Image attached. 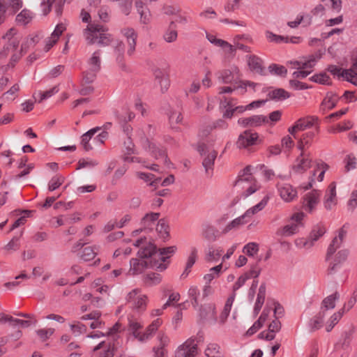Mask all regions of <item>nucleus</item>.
I'll list each match as a JSON object with an SVG mask.
<instances>
[{
    "label": "nucleus",
    "mask_w": 357,
    "mask_h": 357,
    "mask_svg": "<svg viewBox=\"0 0 357 357\" xmlns=\"http://www.w3.org/2000/svg\"><path fill=\"white\" fill-rule=\"evenodd\" d=\"M107 31V29L100 24H88L84 29V36L89 45L97 43L100 45L107 46L112 43V38Z\"/></svg>",
    "instance_id": "1"
},
{
    "label": "nucleus",
    "mask_w": 357,
    "mask_h": 357,
    "mask_svg": "<svg viewBox=\"0 0 357 357\" xmlns=\"http://www.w3.org/2000/svg\"><path fill=\"white\" fill-rule=\"evenodd\" d=\"M177 248L175 245L158 249L154 243H149L147 246L138 251L137 255L139 258L151 257L155 259L158 257L161 261L165 262L169 258L167 255L174 254Z\"/></svg>",
    "instance_id": "2"
},
{
    "label": "nucleus",
    "mask_w": 357,
    "mask_h": 357,
    "mask_svg": "<svg viewBox=\"0 0 357 357\" xmlns=\"http://www.w3.org/2000/svg\"><path fill=\"white\" fill-rule=\"evenodd\" d=\"M139 289H135L129 292L126 296V301L130 305V307L138 311H144L146 307L147 297L145 295L139 294Z\"/></svg>",
    "instance_id": "3"
},
{
    "label": "nucleus",
    "mask_w": 357,
    "mask_h": 357,
    "mask_svg": "<svg viewBox=\"0 0 357 357\" xmlns=\"http://www.w3.org/2000/svg\"><path fill=\"white\" fill-rule=\"evenodd\" d=\"M318 118L314 116H308L305 118H301L297 120L295 124L288 129V131L291 135L296 138V132L301 130H304L307 128H310L313 126L317 125Z\"/></svg>",
    "instance_id": "4"
},
{
    "label": "nucleus",
    "mask_w": 357,
    "mask_h": 357,
    "mask_svg": "<svg viewBox=\"0 0 357 357\" xmlns=\"http://www.w3.org/2000/svg\"><path fill=\"white\" fill-rule=\"evenodd\" d=\"M197 354V344L193 337L188 339L179 346L175 352V357H195Z\"/></svg>",
    "instance_id": "5"
},
{
    "label": "nucleus",
    "mask_w": 357,
    "mask_h": 357,
    "mask_svg": "<svg viewBox=\"0 0 357 357\" xmlns=\"http://www.w3.org/2000/svg\"><path fill=\"white\" fill-rule=\"evenodd\" d=\"M295 162L296 164L292 166L293 171L297 174L304 173L311 167L312 159L310 153L302 151L296 159Z\"/></svg>",
    "instance_id": "6"
},
{
    "label": "nucleus",
    "mask_w": 357,
    "mask_h": 357,
    "mask_svg": "<svg viewBox=\"0 0 357 357\" xmlns=\"http://www.w3.org/2000/svg\"><path fill=\"white\" fill-rule=\"evenodd\" d=\"M258 139L257 132H251L250 130H245L241 133L236 142V146L239 149H245L252 146Z\"/></svg>",
    "instance_id": "7"
},
{
    "label": "nucleus",
    "mask_w": 357,
    "mask_h": 357,
    "mask_svg": "<svg viewBox=\"0 0 357 357\" xmlns=\"http://www.w3.org/2000/svg\"><path fill=\"white\" fill-rule=\"evenodd\" d=\"M146 146V150L151 152V155L155 159L163 158L165 165H168L169 160L167 158L166 150L163 147H158L155 144L151 142L147 138L145 139Z\"/></svg>",
    "instance_id": "8"
},
{
    "label": "nucleus",
    "mask_w": 357,
    "mask_h": 357,
    "mask_svg": "<svg viewBox=\"0 0 357 357\" xmlns=\"http://www.w3.org/2000/svg\"><path fill=\"white\" fill-rule=\"evenodd\" d=\"M153 73L155 80L160 85L162 93H165L169 86L168 71L166 68L155 67L153 69Z\"/></svg>",
    "instance_id": "9"
},
{
    "label": "nucleus",
    "mask_w": 357,
    "mask_h": 357,
    "mask_svg": "<svg viewBox=\"0 0 357 357\" xmlns=\"http://www.w3.org/2000/svg\"><path fill=\"white\" fill-rule=\"evenodd\" d=\"M268 122L266 116L263 115H254L247 118H241L238 120V123L244 128L258 127Z\"/></svg>",
    "instance_id": "10"
},
{
    "label": "nucleus",
    "mask_w": 357,
    "mask_h": 357,
    "mask_svg": "<svg viewBox=\"0 0 357 357\" xmlns=\"http://www.w3.org/2000/svg\"><path fill=\"white\" fill-rule=\"evenodd\" d=\"M320 193L318 190H313L307 193L304 197L303 207L305 211L312 212L319 202Z\"/></svg>",
    "instance_id": "11"
},
{
    "label": "nucleus",
    "mask_w": 357,
    "mask_h": 357,
    "mask_svg": "<svg viewBox=\"0 0 357 357\" xmlns=\"http://www.w3.org/2000/svg\"><path fill=\"white\" fill-rule=\"evenodd\" d=\"M123 36L127 38L128 49L127 54L132 56L135 51L136 40L137 35L133 29H126L121 31Z\"/></svg>",
    "instance_id": "12"
},
{
    "label": "nucleus",
    "mask_w": 357,
    "mask_h": 357,
    "mask_svg": "<svg viewBox=\"0 0 357 357\" xmlns=\"http://www.w3.org/2000/svg\"><path fill=\"white\" fill-rule=\"evenodd\" d=\"M340 98L336 93L329 91L326 93L324 99L321 104V109L325 110L333 109L337 104Z\"/></svg>",
    "instance_id": "13"
},
{
    "label": "nucleus",
    "mask_w": 357,
    "mask_h": 357,
    "mask_svg": "<svg viewBox=\"0 0 357 357\" xmlns=\"http://www.w3.org/2000/svg\"><path fill=\"white\" fill-rule=\"evenodd\" d=\"M325 197L324 206L327 210H331L332 204H336V185L335 182H332L329 185Z\"/></svg>",
    "instance_id": "14"
},
{
    "label": "nucleus",
    "mask_w": 357,
    "mask_h": 357,
    "mask_svg": "<svg viewBox=\"0 0 357 357\" xmlns=\"http://www.w3.org/2000/svg\"><path fill=\"white\" fill-rule=\"evenodd\" d=\"M130 273L132 275H137L142 273L146 268H150L148 260L140 261L138 259L132 258L130 261Z\"/></svg>",
    "instance_id": "15"
},
{
    "label": "nucleus",
    "mask_w": 357,
    "mask_h": 357,
    "mask_svg": "<svg viewBox=\"0 0 357 357\" xmlns=\"http://www.w3.org/2000/svg\"><path fill=\"white\" fill-rule=\"evenodd\" d=\"M326 228L324 225L319 224L315 225L312 230L311 231L309 236V241L310 242L306 241L304 243L305 246L309 245L310 247L313 245L314 241H317L321 236H322L326 233Z\"/></svg>",
    "instance_id": "16"
},
{
    "label": "nucleus",
    "mask_w": 357,
    "mask_h": 357,
    "mask_svg": "<svg viewBox=\"0 0 357 357\" xmlns=\"http://www.w3.org/2000/svg\"><path fill=\"white\" fill-rule=\"evenodd\" d=\"M65 29L66 27L63 26V24H57L54 31L51 35V37L49 38L48 40L46 42L45 47V52H48L53 47V45L56 44L59 36L61 35Z\"/></svg>",
    "instance_id": "17"
},
{
    "label": "nucleus",
    "mask_w": 357,
    "mask_h": 357,
    "mask_svg": "<svg viewBox=\"0 0 357 357\" xmlns=\"http://www.w3.org/2000/svg\"><path fill=\"white\" fill-rule=\"evenodd\" d=\"M354 333V328L352 327L349 331H344L341 336L339 342L335 344L336 349H347L352 340V336Z\"/></svg>",
    "instance_id": "18"
},
{
    "label": "nucleus",
    "mask_w": 357,
    "mask_h": 357,
    "mask_svg": "<svg viewBox=\"0 0 357 357\" xmlns=\"http://www.w3.org/2000/svg\"><path fill=\"white\" fill-rule=\"evenodd\" d=\"M339 298L340 294L337 291H335L334 294L326 297L321 302L320 310H323L326 314L327 310L335 308V301L338 300Z\"/></svg>",
    "instance_id": "19"
},
{
    "label": "nucleus",
    "mask_w": 357,
    "mask_h": 357,
    "mask_svg": "<svg viewBox=\"0 0 357 357\" xmlns=\"http://www.w3.org/2000/svg\"><path fill=\"white\" fill-rule=\"evenodd\" d=\"M262 60L255 55H250L248 56V64L250 69L260 75H264V67L262 66Z\"/></svg>",
    "instance_id": "20"
},
{
    "label": "nucleus",
    "mask_w": 357,
    "mask_h": 357,
    "mask_svg": "<svg viewBox=\"0 0 357 357\" xmlns=\"http://www.w3.org/2000/svg\"><path fill=\"white\" fill-rule=\"evenodd\" d=\"M268 316V311L266 312V310H264L258 320L256 321L253 325L247 331L246 335L248 336H251L254 335L258 330H259L264 325L266 321L267 317Z\"/></svg>",
    "instance_id": "21"
},
{
    "label": "nucleus",
    "mask_w": 357,
    "mask_h": 357,
    "mask_svg": "<svg viewBox=\"0 0 357 357\" xmlns=\"http://www.w3.org/2000/svg\"><path fill=\"white\" fill-rule=\"evenodd\" d=\"M279 192L282 199L286 202L293 200L297 195L296 190L293 189L292 186L288 184L279 188Z\"/></svg>",
    "instance_id": "22"
},
{
    "label": "nucleus",
    "mask_w": 357,
    "mask_h": 357,
    "mask_svg": "<svg viewBox=\"0 0 357 357\" xmlns=\"http://www.w3.org/2000/svg\"><path fill=\"white\" fill-rule=\"evenodd\" d=\"M156 231L164 241L168 239L169 237V226L167 220L165 218L159 220Z\"/></svg>",
    "instance_id": "23"
},
{
    "label": "nucleus",
    "mask_w": 357,
    "mask_h": 357,
    "mask_svg": "<svg viewBox=\"0 0 357 357\" xmlns=\"http://www.w3.org/2000/svg\"><path fill=\"white\" fill-rule=\"evenodd\" d=\"M100 51L97 50L93 52L91 57L88 61L90 70L99 72L101 68V60L100 57Z\"/></svg>",
    "instance_id": "24"
},
{
    "label": "nucleus",
    "mask_w": 357,
    "mask_h": 357,
    "mask_svg": "<svg viewBox=\"0 0 357 357\" xmlns=\"http://www.w3.org/2000/svg\"><path fill=\"white\" fill-rule=\"evenodd\" d=\"M100 129V127H96L94 128L89 130L82 136L81 143L83 146L84 151H89L92 149V146L89 144V142L90 141L91 137Z\"/></svg>",
    "instance_id": "25"
},
{
    "label": "nucleus",
    "mask_w": 357,
    "mask_h": 357,
    "mask_svg": "<svg viewBox=\"0 0 357 357\" xmlns=\"http://www.w3.org/2000/svg\"><path fill=\"white\" fill-rule=\"evenodd\" d=\"M325 316L326 314H324V312L323 310H320L317 315L310 319V327L311 332L319 330L322 327V324Z\"/></svg>",
    "instance_id": "26"
},
{
    "label": "nucleus",
    "mask_w": 357,
    "mask_h": 357,
    "mask_svg": "<svg viewBox=\"0 0 357 357\" xmlns=\"http://www.w3.org/2000/svg\"><path fill=\"white\" fill-rule=\"evenodd\" d=\"M268 96L271 100L281 101L289 98L290 97V93L284 89L279 88L270 91L268 93Z\"/></svg>",
    "instance_id": "27"
},
{
    "label": "nucleus",
    "mask_w": 357,
    "mask_h": 357,
    "mask_svg": "<svg viewBox=\"0 0 357 357\" xmlns=\"http://www.w3.org/2000/svg\"><path fill=\"white\" fill-rule=\"evenodd\" d=\"M135 6L137 13L140 15V21L142 22L149 21L151 16L150 11L148 8L144 6V3L142 1H137Z\"/></svg>",
    "instance_id": "28"
},
{
    "label": "nucleus",
    "mask_w": 357,
    "mask_h": 357,
    "mask_svg": "<svg viewBox=\"0 0 357 357\" xmlns=\"http://www.w3.org/2000/svg\"><path fill=\"white\" fill-rule=\"evenodd\" d=\"M199 317L202 319H206L211 318L213 320H216L215 317V308L211 305L206 306H201L199 309Z\"/></svg>",
    "instance_id": "29"
},
{
    "label": "nucleus",
    "mask_w": 357,
    "mask_h": 357,
    "mask_svg": "<svg viewBox=\"0 0 357 357\" xmlns=\"http://www.w3.org/2000/svg\"><path fill=\"white\" fill-rule=\"evenodd\" d=\"M162 320L160 319H157L154 320L151 324H150L146 332L144 333L142 336L139 337V341L143 342L149 338V337L152 335L153 333H154L158 327L161 325Z\"/></svg>",
    "instance_id": "30"
},
{
    "label": "nucleus",
    "mask_w": 357,
    "mask_h": 357,
    "mask_svg": "<svg viewBox=\"0 0 357 357\" xmlns=\"http://www.w3.org/2000/svg\"><path fill=\"white\" fill-rule=\"evenodd\" d=\"M341 76L347 82L353 84H356V82L353 81L352 78H357V68L353 67L352 64L349 69L342 70Z\"/></svg>",
    "instance_id": "31"
},
{
    "label": "nucleus",
    "mask_w": 357,
    "mask_h": 357,
    "mask_svg": "<svg viewBox=\"0 0 357 357\" xmlns=\"http://www.w3.org/2000/svg\"><path fill=\"white\" fill-rule=\"evenodd\" d=\"M144 259H149L148 260L150 268H155L156 270L162 271L165 270L167 267V265L163 264V261H161L160 259H158V257H156L155 259L151 257H144Z\"/></svg>",
    "instance_id": "32"
},
{
    "label": "nucleus",
    "mask_w": 357,
    "mask_h": 357,
    "mask_svg": "<svg viewBox=\"0 0 357 357\" xmlns=\"http://www.w3.org/2000/svg\"><path fill=\"white\" fill-rule=\"evenodd\" d=\"M310 79L320 84H332L331 82H330V77L326 73H321L319 74L314 75L312 76Z\"/></svg>",
    "instance_id": "33"
},
{
    "label": "nucleus",
    "mask_w": 357,
    "mask_h": 357,
    "mask_svg": "<svg viewBox=\"0 0 357 357\" xmlns=\"http://www.w3.org/2000/svg\"><path fill=\"white\" fill-rule=\"evenodd\" d=\"M261 261V258H259L256 263L250 266V269L245 273L244 276L248 277V280L253 278L254 280H257L261 273V268L259 267L258 263Z\"/></svg>",
    "instance_id": "34"
},
{
    "label": "nucleus",
    "mask_w": 357,
    "mask_h": 357,
    "mask_svg": "<svg viewBox=\"0 0 357 357\" xmlns=\"http://www.w3.org/2000/svg\"><path fill=\"white\" fill-rule=\"evenodd\" d=\"M248 217L249 218L248 215H245V213L243 215L233 220L229 224H228L225 227V228L223 230V233H227L233 228H235L241 225L244 224L245 222H246V220H245V219Z\"/></svg>",
    "instance_id": "35"
},
{
    "label": "nucleus",
    "mask_w": 357,
    "mask_h": 357,
    "mask_svg": "<svg viewBox=\"0 0 357 357\" xmlns=\"http://www.w3.org/2000/svg\"><path fill=\"white\" fill-rule=\"evenodd\" d=\"M251 166H246L239 174L238 179L235 181V185H237L241 181H250L252 180V176L250 173Z\"/></svg>",
    "instance_id": "36"
},
{
    "label": "nucleus",
    "mask_w": 357,
    "mask_h": 357,
    "mask_svg": "<svg viewBox=\"0 0 357 357\" xmlns=\"http://www.w3.org/2000/svg\"><path fill=\"white\" fill-rule=\"evenodd\" d=\"M268 200V197H264L259 204L246 211L245 215H248L250 218L258 211L262 210L267 204Z\"/></svg>",
    "instance_id": "37"
},
{
    "label": "nucleus",
    "mask_w": 357,
    "mask_h": 357,
    "mask_svg": "<svg viewBox=\"0 0 357 357\" xmlns=\"http://www.w3.org/2000/svg\"><path fill=\"white\" fill-rule=\"evenodd\" d=\"M268 200V197H264L259 204L246 211L245 215H248L250 218L258 211L262 210L267 204Z\"/></svg>",
    "instance_id": "38"
},
{
    "label": "nucleus",
    "mask_w": 357,
    "mask_h": 357,
    "mask_svg": "<svg viewBox=\"0 0 357 357\" xmlns=\"http://www.w3.org/2000/svg\"><path fill=\"white\" fill-rule=\"evenodd\" d=\"M161 280V275L157 273H150L144 277V282L150 286L159 284Z\"/></svg>",
    "instance_id": "39"
},
{
    "label": "nucleus",
    "mask_w": 357,
    "mask_h": 357,
    "mask_svg": "<svg viewBox=\"0 0 357 357\" xmlns=\"http://www.w3.org/2000/svg\"><path fill=\"white\" fill-rule=\"evenodd\" d=\"M218 153L216 151L213 150L204 158L202 165L207 172L208 169H211L214 165V161L217 157Z\"/></svg>",
    "instance_id": "40"
},
{
    "label": "nucleus",
    "mask_w": 357,
    "mask_h": 357,
    "mask_svg": "<svg viewBox=\"0 0 357 357\" xmlns=\"http://www.w3.org/2000/svg\"><path fill=\"white\" fill-rule=\"evenodd\" d=\"M33 17L32 12L25 8L16 16V22H29Z\"/></svg>",
    "instance_id": "41"
},
{
    "label": "nucleus",
    "mask_w": 357,
    "mask_h": 357,
    "mask_svg": "<svg viewBox=\"0 0 357 357\" xmlns=\"http://www.w3.org/2000/svg\"><path fill=\"white\" fill-rule=\"evenodd\" d=\"M207 357H222L220 347L216 344H210L205 351Z\"/></svg>",
    "instance_id": "42"
},
{
    "label": "nucleus",
    "mask_w": 357,
    "mask_h": 357,
    "mask_svg": "<svg viewBox=\"0 0 357 357\" xmlns=\"http://www.w3.org/2000/svg\"><path fill=\"white\" fill-rule=\"evenodd\" d=\"M341 245L342 244L338 242L337 236L332 240L327 250L326 255V261H328L330 259L331 256L335 252V251L337 250V248L340 247Z\"/></svg>",
    "instance_id": "43"
},
{
    "label": "nucleus",
    "mask_w": 357,
    "mask_h": 357,
    "mask_svg": "<svg viewBox=\"0 0 357 357\" xmlns=\"http://www.w3.org/2000/svg\"><path fill=\"white\" fill-rule=\"evenodd\" d=\"M64 180L65 178L62 176H55L52 177L48 185L49 190L54 191L59 188L63 184Z\"/></svg>",
    "instance_id": "44"
},
{
    "label": "nucleus",
    "mask_w": 357,
    "mask_h": 357,
    "mask_svg": "<svg viewBox=\"0 0 357 357\" xmlns=\"http://www.w3.org/2000/svg\"><path fill=\"white\" fill-rule=\"evenodd\" d=\"M218 79L224 84H229L234 79V75L230 70L225 69L218 73Z\"/></svg>",
    "instance_id": "45"
},
{
    "label": "nucleus",
    "mask_w": 357,
    "mask_h": 357,
    "mask_svg": "<svg viewBox=\"0 0 357 357\" xmlns=\"http://www.w3.org/2000/svg\"><path fill=\"white\" fill-rule=\"evenodd\" d=\"M200 294L199 290L196 286H192L188 290V296L192 298V305L195 308L199 305L198 296Z\"/></svg>",
    "instance_id": "46"
},
{
    "label": "nucleus",
    "mask_w": 357,
    "mask_h": 357,
    "mask_svg": "<svg viewBox=\"0 0 357 357\" xmlns=\"http://www.w3.org/2000/svg\"><path fill=\"white\" fill-rule=\"evenodd\" d=\"M97 252L94 251V248L93 247H86L84 248L80 257L85 261H89L92 260L96 256Z\"/></svg>",
    "instance_id": "47"
},
{
    "label": "nucleus",
    "mask_w": 357,
    "mask_h": 357,
    "mask_svg": "<svg viewBox=\"0 0 357 357\" xmlns=\"http://www.w3.org/2000/svg\"><path fill=\"white\" fill-rule=\"evenodd\" d=\"M318 132H319V126L316 125L315 131L310 130V131L306 132L305 133L303 134V135L301 138L303 139V142H304V143L305 144H307V147L310 146L312 140L315 137L316 134Z\"/></svg>",
    "instance_id": "48"
},
{
    "label": "nucleus",
    "mask_w": 357,
    "mask_h": 357,
    "mask_svg": "<svg viewBox=\"0 0 357 357\" xmlns=\"http://www.w3.org/2000/svg\"><path fill=\"white\" fill-rule=\"evenodd\" d=\"M268 70L271 73L280 75L285 76L287 73V70L283 66H279L278 64L272 63L268 66Z\"/></svg>",
    "instance_id": "49"
},
{
    "label": "nucleus",
    "mask_w": 357,
    "mask_h": 357,
    "mask_svg": "<svg viewBox=\"0 0 357 357\" xmlns=\"http://www.w3.org/2000/svg\"><path fill=\"white\" fill-rule=\"evenodd\" d=\"M19 42L17 40H13L8 42L7 45L3 46L1 52H0V58L6 57L10 49L15 50L18 46Z\"/></svg>",
    "instance_id": "50"
},
{
    "label": "nucleus",
    "mask_w": 357,
    "mask_h": 357,
    "mask_svg": "<svg viewBox=\"0 0 357 357\" xmlns=\"http://www.w3.org/2000/svg\"><path fill=\"white\" fill-rule=\"evenodd\" d=\"M243 251L249 257H252L259 251V245L257 243H248L244 246Z\"/></svg>",
    "instance_id": "51"
},
{
    "label": "nucleus",
    "mask_w": 357,
    "mask_h": 357,
    "mask_svg": "<svg viewBox=\"0 0 357 357\" xmlns=\"http://www.w3.org/2000/svg\"><path fill=\"white\" fill-rule=\"evenodd\" d=\"M218 231L212 226H207L203 231L204 237L210 241H214L216 239V233Z\"/></svg>",
    "instance_id": "52"
},
{
    "label": "nucleus",
    "mask_w": 357,
    "mask_h": 357,
    "mask_svg": "<svg viewBox=\"0 0 357 357\" xmlns=\"http://www.w3.org/2000/svg\"><path fill=\"white\" fill-rule=\"evenodd\" d=\"M343 312H338L334 313L330 318V323L326 326V330L327 332H330L333 327L338 323L340 319L342 318Z\"/></svg>",
    "instance_id": "53"
},
{
    "label": "nucleus",
    "mask_w": 357,
    "mask_h": 357,
    "mask_svg": "<svg viewBox=\"0 0 357 357\" xmlns=\"http://www.w3.org/2000/svg\"><path fill=\"white\" fill-rule=\"evenodd\" d=\"M169 120L171 126L174 124L181 123L183 120L181 112L176 111H170L169 114Z\"/></svg>",
    "instance_id": "54"
},
{
    "label": "nucleus",
    "mask_w": 357,
    "mask_h": 357,
    "mask_svg": "<svg viewBox=\"0 0 357 357\" xmlns=\"http://www.w3.org/2000/svg\"><path fill=\"white\" fill-rule=\"evenodd\" d=\"M348 255H349L348 250H347V249L340 250L335 255V257L333 261L342 265V264L344 263L347 260Z\"/></svg>",
    "instance_id": "55"
},
{
    "label": "nucleus",
    "mask_w": 357,
    "mask_h": 357,
    "mask_svg": "<svg viewBox=\"0 0 357 357\" xmlns=\"http://www.w3.org/2000/svg\"><path fill=\"white\" fill-rule=\"evenodd\" d=\"M298 225L292 223L291 225H285L281 231V235L290 236L296 234L298 231Z\"/></svg>",
    "instance_id": "56"
},
{
    "label": "nucleus",
    "mask_w": 357,
    "mask_h": 357,
    "mask_svg": "<svg viewBox=\"0 0 357 357\" xmlns=\"http://www.w3.org/2000/svg\"><path fill=\"white\" fill-rule=\"evenodd\" d=\"M20 237L14 236L7 245H6L3 249L8 252L10 250H17L20 248V244L19 243Z\"/></svg>",
    "instance_id": "57"
},
{
    "label": "nucleus",
    "mask_w": 357,
    "mask_h": 357,
    "mask_svg": "<svg viewBox=\"0 0 357 357\" xmlns=\"http://www.w3.org/2000/svg\"><path fill=\"white\" fill-rule=\"evenodd\" d=\"M346 165L345 170L346 172H349L351 169H354L356 168V158L352 154H349L347 155L346 158Z\"/></svg>",
    "instance_id": "58"
},
{
    "label": "nucleus",
    "mask_w": 357,
    "mask_h": 357,
    "mask_svg": "<svg viewBox=\"0 0 357 357\" xmlns=\"http://www.w3.org/2000/svg\"><path fill=\"white\" fill-rule=\"evenodd\" d=\"M164 39L167 43H172L177 38V31L174 29L169 28L164 34Z\"/></svg>",
    "instance_id": "59"
},
{
    "label": "nucleus",
    "mask_w": 357,
    "mask_h": 357,
    "mask_svg": "<svg viewBox=\"0 0 357 357\" xmlns=\"http://www.w3.org/2000/svg\"><path fill=\"white\" fill-rule=\"evenodd\" d=\"M98 72H93L90 70V68L83 73V81L86 84L92 83L96 77V75Z\"/></svg>",
    "instance_id": "60"
},
{
    "label": "nucleus",
    "mask_w": 357,
    "mask_h": 357,
    "mask_svg": "<svg viewBox=\"0 0 357 357\" xmlns=\"http://www.w3.org/2000/svg\"><path fill=\"white\" fill-rule=\"evenodd\" d=\"M111 11L107 6H102L98 10V16L100 20L105 22L109 20Z\"/></svg>",
    "instance_id": "61"
},
{
    "label": "nucleus",
    "mask_w": 357,
    "mask_h": 357,
    "mask_svg": "<svg viewBox=\"0 0 357 357\" xmlns=\"http://www.w3.org/2000/svg\"><path fill=\"white\" fill-rule=\"evenodd\" d=\"M321 57V54H317V57L314 55H310L308 60L305 62H302L301 69L311 68L314 66L317 59Z\"/></svg>",
    "instance_id": "62"
},
{
    "label": "nucleus",
    "mask_w": 357,
    "mask_h": 357,
    "mask_svg": "<svg viewBox=\"0 0 357 357\" xmlns=\"http://www.w3.org/2000/svg\"><path fill=\"white\" fill-rule=\"evenodd\" d=\"M348 210L353 211L357 206V190L351 192V197L347 204Z\"/></svg>",
    "instance_id": "63"
},
{
    "label": "nucleus",
    "mask_w": 357,
    "mask_h": 357,
    "mask_svg": "<svg viewBox=\"0 0 357 357\" xmlns=\"http://www.w3.org/2000/svg\"><path fill=\"white\" fill-rule=\"evenodd\" d=\"M54 331L53 328L39 329L36 331V333L43 341H45L53 334Z\"/></svg>",
    "instance_id": "64"
}]
</instances>
